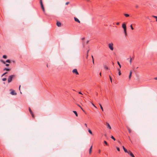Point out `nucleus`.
Listing matches in <instances>:
<instances>
[{"mask_svg":"<svg viewBox=\"0 0 157 157\" xmlns=\"http://www.w3.org/2000/svg\"><path fill=\"white\" fill-rule=\"evenodd\" d=\"M15 77V76L14 75H12L9 76L8 78V82L9 83L12 81V79Z\"/></svg>","mask_w":157,"mask_h":157,"instance_id":"f257e3e1","label":"nucleus"},{"mask_svg":"<svg viewBox=\"0 0 157 157\" xmlns=\"http://www.w3.org/2000/svg\"><path fill=\"white\" fill-rule=\"evenodd\" d=\"M104 143H105V144L106 145H108V144H107V142L106 141H104Z\"/></svg>","mask_w":157,"mask_h":157,"instance_id":"2f4dec72","label":"nucleus"},{"mask_svg":"<svg viewBox=\"0 0 157 157\" xmlns=\"http://www.w3.org/2000/svg\"><path fill=\"white\" fill-rule=\"evenodd\" d=\"M88 132H89V133H90L91 134L93 135V133H92V131L89 128L88 129Z\"/></svg>","mask_w":157,"mask_h":157,"instance_id":"f3484780","label":"nucleus"},{"mask_svg":"<svg viewBox=\"0 0 157 157\" xmlns=\"http://www.w3.org/2000/svg\"><path fill=\"white\" fill-rule=\"evenodd\" d=\"M3 58L4 59H6L7 56L6 55H4L3 56Z\"/></svg>","mask_w":157,"mask_h":157,"instance_id":"5701e85b","label":"nucleus"},{"mask_svg":"<svg viewBox=\"0 0 157 157\" xmlns=\"http://www.w3.org/2000/svg\"><path fill=\"white\" fill-rule=\"evenodd\" d=\"M100 152H101V151H100V150H99V153H100Z\"/></svg>","mask_w":157,"mask_h":157,"instance_id":"8fccbe9b","label":"nucleus"},{"mask_svg":"<svg viewBox=\"0 0 157 157\" xmlns=\"http://www.w3.org/2000/svg\"><path fill=\"white\" fill-rule=\"evenodd\" d=\"M106 124L107 128L109 129H111V127L110 125L109 124V123H108L106 122Z\"/></svg>","mask_w":157,"mask_h":157,"instance_id":"1a4fd4ad","label":"nucleus"},{"mask_svg":"<svg viewBox=\"0 0 157 157\" xmlns=\"http://www.w3.org/2000/svg\"><path fill=\"white\" fill-rule=\"evenodd\" d=\"M6 62L8 63H10L11 61H10V60L9 59H7L6 61Z\"/></svg>","mask_w":157,"mask_h":157,"instance_id":"4be33fe9","label":"nucleus"},{"mask_svg":"<svg viewBox=\"0 0 157 157\" xmlns=\"http://www.w3.org/2000/svg\"><path fill=\"white\" fill-rule=\"evenodd\" d=\"M78 106H79L80 107V106H81L80 105H78Z\"/></svg>","mask_w":157,"mask_h":157,"instance_id":"864d4df0","label":"nucleus"},{"mask_svg":"<svg viewBox=\"0 0 157 157\" xmlns=\"http://www.w3.org/2000/svg\"><path fill=\"white\" fill-rule=\"evenodd\" d=\"M99 75L100 76H101V73L100 72L99 74Z\"/></svg>","mask_w":157,"mask_h":157,"instance_id":"a18cd8bd","label":"nucleus"},{"mask_svg":"<svg viewBox=\"0 0 157 157\" xmlns=\"http://www.w3.org/2000/svg\"><path fill=\"white\" fill-rule=\"evenodd\" d=\"M131 62H132V59L130 58V63H131Z\"/></svg>","mask_w":157,"mask_h":157,"instance_id":"4c0bfd02","label":"nucleus"},{"mask_svg":"<svg viewBox=\"0 0 157 157\" xmlns=\"http://www.w3.org/2000/svg\"><path fill=\"white\" fill-rule=\"evenodd\" d=\"M123 148L125 152L126 153H128V151L124 147V146H123Z\"/></svg>","mask_w":157,"mask_h":157,"instance_id":"ddd939ff","label":"nucleus"},{"mask_svg":"<svg viewBox=\"0 0 157 157\" xmlns=\"http://www.w3.org/2000/svg\"><path fill=\"white\" fill-rule=\"evenodd\" d=\"M117 70H118L119 71H120V68H118V69H117Z\"/></svg>","mask_w":157,"mask_h":157,"instance_id":"c03bdc74","label":"nucleus"},{"mask_svg":"<svg viewBox=\"0 0 157 157\" xmlns=\"http://www.w3.org/2000/svg\"><path fill=\"white\" fill-rule=\"evenodd\" d=\"M84 125H85V126L86 127H87V124H86L85 123V124H84Z\"/></svg>","mask_w":157,"mask_h":157,"instance_id":"58836bf2","label":"nucleus"},{"mask_svg":"<svg viewBox=\"0 0 157 157\" xmlns=\"http://www.w3.org/2000/svg\"><path fill=\"white\" fill-rule=\"evenodd\" d=\"M80 108H81V109L83 110V109L81 107V106H80Z\"/></svg>","mask_w":157,"mask_h":157,"instance_id":"de8ad7c7","label":"nucleus"},{"mask_svg":"<svg viewBox=\"0 0 157 157\" xmlns=\"http://www.w3.org/2000/svg\"><path fill=\"white\" fill-rule=\"evenodd\" d=\"M78 93L80 94H82V93L81 92H78Z\"/></svg>","mask_w":157,"mask_h":157,"instance_id":"79ce46f5","label":"nucleus"},{"mask_svg":"<svg viewBox=\"0 0 157 157\" xmlns=\"http://www.w3.org/2000/svg\"><path fill=\"white\" fill-rule=\"evenodd\" d=\"M111 138L112 139H113L114 140H116V139L114 138V137L113 136H111Z\"/></svg>","mask_w":157,"mask_h":157,"instance_id":"393cba45","label":"nucleus"},{"mask_svg":"<svg viewBox=\"0 0 157 157\" xmlns=\"http://www.w3.org/2000/svg\"><path fill=\"white\" fill-rule=\"evenodd\" d=\"M118 73H119V75H121V71H119V72H118Z\"/></svg>","mask_w":157,"mask_h":157,"instance_id":"e433bc0d","label":"nucleus"},{"mask_svg":"<svg viewBox=\"0 0 157 157\" xmlns=\"http://www.w3.org/2000/svg\"><path fill=\"white\" fill-rule=\"evenodd\" d=\"M11 90V91L10 93L11 94L13 95H16L17 94V93L15 92V91L12 89L10 90Z\"/></svg>","mask_w":157,"mask_h":157,"instance_id":"0eeeda50","label":"nucleus"},{"mask_svg":"<svg viewBox=\"0 0 157 157\" xmlns=\"http://www.w3.org/2000/svg\"><path fill=\"white\" fill-rule=\"evenodd\" d=\"M128 154H129L132 157H135L134 155L133 154V153H132V152L129 151H128Z\"/></svg>","mask_w":157,"mask_h":157,"instance_id":"6e6552de","label":"nucleus"},{"mask_svg":"<svg viewBox=\"0 0 157 157\" xmlns=\"http://www.w3.org/2000/svg\"><path fill=\"white\" fill-rule=\"evenodd\" d=\"M124 15L126 17H128L129 16V15L128 14L124 13Z\"/></svg>","mask_w":157,"mask_h":157,"instance_id":"aec40b11","label":"nucleus"},{"mask_svg":"<svg viewBox=\"0 0 157 157\" xmlns=\"http://www.w3.org/2000/svg\"><path fill=\"white\" fill-rule=\"evenodd\" d=\"M99 104L100 106V108H101V110H102V111H103V109L101 105V104L100 103H99Z\"/></svg>","mask_w":157,"mask_h":157,"instance_id":"6ab92c4d","label":"nucleus"},{"mask_svg":"<svg viewBox=\"0 0 157 157\" xmlns=\"http://www.w3.org/2000/svg\"><path fill=\"white\" fill-rule=\"evenodd\" d=\"M117 63H118V65L119 66L120 68H121V66L120 64V63L118 61L117 62Z\"/></svg>","mask_w":157,"mask_h":157,"instance_id":"b1692460","label":"nucleus"},{"mask_svg":"<svg viewBox=\"0 0 157 157\" xmlns=\"http://www.w3.org/2000/svg\"><path fill=\"white\" fill-rule=\"evenodd\" d=\"M40 4L41 5V8H42L43 12H44L45 11V10H44V6L43 4L42 0H40Z\"/></svg>","mask_w":157,"mask_h":157,"instance_id":"20e7f679","label":"nucleus"},{"mask_svg":"<svg viewBox=\"0 0 157 157\" xmlns=\"http://www.w3.org/2000/svg\"><path fill=\"white\" fill-rule=\"evenodd\" d=\"M74 19L75 21L78 22L79 23H80V21L76 17H75Z\"/></svg>","mask_w":157,"mask_h":157,"instance_id":"9d476101","label":"nucleus"},{"mask_svg":"<svg viewBox=\"0 0 157 157\" xmlns=\"http://www.w3.org/2000/svg\"><path fill=\"white\" fill-rule=\"evenodd\" d=\"M89 50H88L87 51V57H88V52H89Z\"/></svg>","mask_w":157,"mask_h":157,"instance_id":"72a5a7b5","label":"nucleus"},{"mask_svg":"<svg viewBox=\"0 0 157 157\" xmlns=\"http://www.w3.org/2000/svg\"><path fill=\"white\" fill-rule=\"evenodd\" d=\"M92 146H91V147H90L89 151V153L90 154H91L92 153Z\"/></svg>","mask_w":157,"mask_h":157,"instance_id":"9b49d317","label":"nucleus"},{"mask_svg":"<svg viewBox=\"0 0 157 157\" xmlns=\"http://www.w3.org/2000/svg\"><path fill=\"white\" fill-rule=\"evenodd\" d=\"M117 151H120V148L119 147H117Z\"/></svg>","mask_w":157,"mask_h":157,"instance_id":"c756f323","label":"nucleus"},{"mask_svg":"<svg viewBox=\"0 0 157 157\" xmlns=\"http://www.w3.org/2000/svg\"><path fill=\"white\" fill-rule=\"evenodd\" d=\"M153 17H154V18H156V21H157V16H153Z\"/></svg>","mask_w":157,"mask_h":157,"instance_id":"7c9ffc66","label":"nucleus"},{"mask_svg":"<svg viewBox=\"0 0 157 157\" xmlns=\"http://www.w3.org/2000/svg\"><path fill=\"white\" fill-rule=\"evenodd\" d=\"M56 25L58 27H60L61 26V23L59 22H57Z\"/></svg>","mask_w":157,"mask_h":157,"instance_id":"f8f14e48","label":"nucleus"},{"mask_svg":"<svg viewBox=\"0 0 157 157\" xmlns=\"http://www.w3.org/2000/svg\"><path fill=\"white\" fill-rule=\"evenodd\" d=\"M6 66H8L9 65V64H6Z\"/></svg>","mask_w":157,"mask_h":157,"instance_id":"ea45409f","label":"nucleus"},{"mask_svg":"<svg viewBox=\"0 0 157 157\" xmlns=\"http://www.w3.org/2000/svg\"><path fill=\"white\" fill-rule=\"evenodd\" d=\"M72 72L73 73L75 74L76 75H78L79 74L78 71L76 69H74L72 70Z\"/></svg>","mask_w":157,"mask_h":157,"instance_id":"39448f33","label":"nucleus"},{"mask_svg":"<svg viewBox=\"0 0 157 157\" xmlns=\"http://www.w3.org/2000/svg\"><path fill=\"white\" fill-rule=\"evenodd\" d=\"M7 73V72H6L5 73H4V74H3L2 75V77L3 76H4Z\"/></svg>","mask_w":157,"mask_h":157,"instance_id":"a878e982","label":"nucleus"},{"mask_svg":"<svg viewBox=\"0 0 157 157\" xmlns=\"http://www.w3.org/2000/svg\"><path fill=\"white\" fill-rule=\"evenodd\" d=\"M92 105H93V106H94L96 108V106L94 105V104H93V103H92Z\"/></svg>","mask_w":157,"mask_h":157,"instance_id":"37998d69","label":"nucleus"},{"mask_svg":"<svg viewBox=\"0 0 157 157\" xmlns=\"http://www.w3.org/2000/svg\"><path fill=\"white\" fill-rule=\"evenodd\" d=\"M4 84H5V82H4Z\"/></svg>","mask_w":157,"mask_h":157,"instance_id":"6e6d98bb","label":"nucleus"},{"mask_svg":"<svg viewBox=\"0 0 157 157\" xmlns=\"http://www.w3.org/2000/svg\"><path fill=\"white\" fill-rule=\"evenodd\" d=\"M132 74V71H130V75H129V79H131Z\"/></svg>","mask_w":157,"mask_h":157,"instance_id":"dca6fc26","label":"nucleus"},{"mask_svg":"<svg viewBox=\"0 0 157 157\" xmlns=\"http://www.w3.org/2000/svg\"><path fill=\"white\" fill-rule=\"evenodd\" d=\"M108 47L109 49L112 51L113 50V44L112 43H109L108 44Z\"/></svg>","mask_w":157,"mask_h":157,"instance_id":"7ed1b4c3","label":"nucleus"},{"mask_svg":"<svg viewBox=\"0 0 157 157\" xmlns=\"http://www.w3.org/2000/svg\"><path fill=\"white\" fill-rule=\"evenodd\" d=\"M87 1L88 2H90V0H87Z\"/></svg>","mask_w":157,"mask_h":157,"instance_id":"09e8293b","label":"nucleus"},{"mask_svg":"<svg viewBox=\"0 0 157 157\" xmlns=\"http://www.w3.org/2000/svg\"><path fill=\"white\" fill-rule=\"evenodd\" d=\"M7 79L6 78H4L2 79V80L3 81H5Z\"/></svg>","mask_w":157,"mask_h":157,"instance_id":"bb28decb","label":"nucleus"},{"mask_svg":"<svg viewBox=\"0 0 157 157\" xmlns=\"http://www.w3.org/2000/svg\"><path fill=\"white\" fill-rule=\"evenodd\" d=\"M122 27L123 28L124 30V32L125 34V36L127 35L126 32V25L125 23H123L122 25Z\"/></svg>","mask_w":157,"mask_h":157,"instance_id":"f03ea898","label":"nucleus"},{"mask_svg":"<svg viewBox=\"0 0 157 157\" xmlns=\"http://www.w3.org/2000/svg\"><path fill=\"white\" fill-rule=\"evenodd\" d=\"M116 25H119V22H118L117 23H116Z\"/></svg>","mask_w":157,"mask_h":157,"instance_id":"a19ab883","label":"nucleus"},{"mask_svg":"<svg viewBox=\"0 0 157 157\" xmlns=\"http://www.w3.org/2000/svg\"><path fill=\"white\" fill-rule=\"evenodd\" d=\"M20 86H19V89H20Z\"/></svg>","mask_w":157,"mask_h":157,"instance_id":"5fc2aeb1","label":"nucleus"},{"mask_svg":"<svg viewBox=\"0 0 157 157\" xmlns=\"http://www.w3.org/2000/svg\"><path fill=\"white\" fill-rule=\"evenodd\" d=\"M127 128L128 130V132L130 133H131L132 132L131 130L128 127H127Z\"/></svg>","mask_w":157,"mask_h":157,"instance_id":"4468645a","label":"nucleus"},{"mask_svg":"<svg viewBox=\"0 0 157 157\" xmlns=\"http://www.w3.org/2000/svg\"><path fill=\"white\" fill-rule=\"evenodd\" d=\"M73 112L75 113L76 117L78 116V114L76 111H73Z\"/></svg>","mask_w":157,"mask_h":157,"instance_id":"a211bd4d","label":"nucleus"},{"mask_svg":"<svg viewBox=\"0 0 157 157\" xmlns=\"http://www.w3.org/2000/svg\"><path fill=\"white\" fill-rule=\"evenodd\" d=\"M88 42H89L88 41H87V42H86V43L87 44Z\"/></svg>","mask_w":157,"mask_h":157,"instance_id":"3c124183","label":"nucleus"},{"mask_svg":"<svg viewBox=\"0 0 157 157\" xmlns=\"http://www.w3.org/2000/svg\"><path fill=\"white\" fill-rule=\"evenodd\" d=\"M154 79L156 80H157V77L155 78H154Z\"/></svg>","mask_w":157,"mask_h":157,"instance_id":"49530a36","label":"nucleus"},{"mask_svg":"<svg viewBox=\"0 0 157 157\" xmlns=\"http://www.w3.org/2000/svg\"><path fill=\"white\" fill-rule=\"evenodd\" d=\"M10 70H11L10 69H9V68H5L4 69V71H10Z\"/></svg>","mask_w":157,"mask_h":157,"instance_id":"2eb2a0df","label":"nucleus"},{"mask_svg":"<svg viewBox=\"0 0 157 157\" xmlns=\"http://www.w3.org/2000/svg\"><path fill=\"white\" fill-rule=\"evenodd\" d=\"M96 94V95H97H97H98V93H97Z\"/></svg>","mask_w":157,"mask_h":157,"instance_id":"603ef678","label":"nucleus"},{"mask_svg":"<svg viewBox=\"0 0 157 157\" xmlns=\"http://www.w3.org/2000/svg\"><path fill=\"white\" fill-rule=\"evenodd\" d=\"M29 111L31 115H32L33 118H34V114H33V112L31 110L30 108H29Z\"/></svg>","mask_w":157,"mask_h":157,"instance_id":"423d86ee","label":"nucleus"},{"mask_svg":"<svg viewBox=\"0 0 157 157\" xmlns=\"http://www.w3.org/2000/svg\"><path fill=\"white\" fill-rule=\"evenodd\" d=\"M130 27L131 28V29H132V30H133L134 29V28H133V27L132 26V25H130Z\"/></svg>","mask_w":157,"mask_h":157,"instance_id":"c85d7f7f","label":"nucleus"},{"mask_svg":"<svg viewBox=\"0 0 157 157\" xmlns=\"http://www.w3.org/2000/svg\"><path fill=\"white\" fill-rule=\"evenodd\" d=\"M92 59H93V63L94 64V59H93V56H92Z\"/></svg>","mask_w":157,"mask_h":157,"instance_id":"c9c22d12","label":"nucleus"},{"mask_svg":"<svg viewBox=\"0 0 157 157\" xmlns=\"http://www.w3.org/2000/svg\"><path fill=\"white\" fill-rule=\"evenodd\" d=\"M1 62H2V63H3V64H6V61H4L3 60H1Z\"/></svg>","mask_w":157,"mask_h":157,"instance_id":"412c9836","label":"nucleus"},{"mask_svg":"<svg viewBox=\"0 0 157 157\" xmlns=\"http://www.w3.org/2000/svg\"><path fill=\"white\" fill-rule=\"evenodd\" d=\"M69 2H67L65 3V5H67L69 4Z\"/></svg>","mask_w":157,"mask_h":157,"instance_id":"f704fd0d","label":"nucleus"},{"mask_svg":"<svg viewBox=\"0 0 157 157\" xmlns=\"http://www.w3.org/2000/svg\"><path fill=\"white\" fill-rule=\"evenodd\" d=\"M109 78H110V81L111 82V83H112V78L110 76H109Z\"/></svg>","mask_w":157,"mask_h":157,"instance_id":"473e14b6","label":"nucleus"},{"mask_svg":"<svg viewBox=\"0 0 157 157\" xmlns=\"http://www.w3.org/2000/svg\"><path fill=\"white\" fill-rule=\"evenodd\" d=\"M104 68L106 70H107L108 69V67L107 66H105L104 67Z\"/></svg>","mask_w":157,"mask_h":157,"instance_id":"cd10ccee","label":"nucleus"}]
</instances>
